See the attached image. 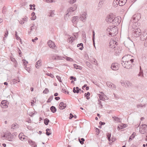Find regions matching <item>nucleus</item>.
I'll return each mask as SVG.
<instances>
[{"label":"nucleus","mask_w":147,"mask_h":147,"mask_svg":"<svg viewBox=\"0 0 147 147\" xmlns=\"http://www.w3.org/2000/svg\"><path fill=\"white\" fill-rule=\"evenodd\" d=\"M47 44L49 47L51 48L54 49V48L56 47V46L55 43L51 40H49L47 42Z\"/></svg>","instance_id":"obj_11"},{"label":"nucleus","mask_w":147,"mask_h":147,"mask_svg":"<svg viewBox=\"0 0 147 147\" xmlns=\"http://www.w3.org/2000/svg\"><path fill=\"white\" fill-rule=\"evenodd\" d=\"M50 110L53 113H55L57 110L56 109L55 107L53 106L50 107Z\"/></svg>","instance_id":"obj_25"},{"label":"nucleus","mask_w":147,"mask_h":147,"mask_svg":"<svg viewBox=\"0 0 147 147\" xmlns=\"http://www.w3.org/2000/svg\"><path fill=\"white\" fill-rule=\"evenodd\" d=\"M66 107V105L63 102H61L59 104V108L60 109L63 110Z\"/></svg>","instance_id":"obj_16"},{"label":"nucleus","mask_w":147,"mask_h":147,"mask_svg":"<svg viewBox=\"0 0 147 147\" xmlns=\"http://www.w3.org/2000/svg\"><path fill=\"white\" fill-rule=\"evenodd\" d=\"M53 95L49 97V98L48 99V100L47 101V103L50 102L51 101V100H53Z\"/></svg>","instance_id":"obj_37"},{"label":"nucleus","mask_w":147,"mask_h":147,"mask_svg":"<svg viewBox=\"0 0 147 147\" xmlns=\"http://www.w3.org/2000/svg\"><path fill=\"white\" fill-rule=\"evenodd\" d=\"M49 92V89L47 88L45 89V90L43 91V92L45 94H47Z\"/></svg>","instance_id":"obj_44"},{"label":"nucleus","mask_w":147,"mask_h":147,"mask_svg":"<svg viewBox=\"0 0 147 147\" xmlns=\"http://www.w3.org/2000/svg\"><path fill=\"white\" fill-rule=\"evenodd\" d=\"M142 60L143 63H144L146 61V58L145 56H143L142 57Z\"/></svg>","instance_id":"obj_45"},{"label":"nucleus","mask_w":147,"mask_h":147,"mask_svg":"<svg viewBox=\"0 0 147 147\" xmlns=\"http://www.w3.org/2000/svg\"><path fill=\"white\" fill-rule=\"evenodd\" d=\"M135 134H136L135 132H134L131 135L129 138V142L130 140H132L134 138Z\"/></svg>","instance_id":"obj_28"},{"label":"nucleus","mask_w":147,"mask_h":147,"mask_svg":"<svg viewBox=\"0 0 147 147\" xmlns=\"http://www.w3.org/2000/svg\"><path fill=\"white\" fill-rule=\"evenodd\" d=\"M114 17H113L111 15L108 16L106 18V21L108 23H112Z\"/></svg>","instance_id":"obj_13"},{"label":"nucleus","mask_w":147,"mask_h":147,"mask_svg":"<svg viewBox=\"0 0 147 147\" xmlns=\"http://www.w3.org/2000/svg\"><path fill=\"white\" fill-rule=\"evenodd\" d=\"M87 15L86 12H84L82 15V16L80 17H82L81 20L83 19V20H85L86 19V16Z\"/></svg>","instance_id":"obj_24"},{"label":"nucleus","mask_w":147,"mask_h":147,"mask_svg":"<svg viewBox=\"0 0 147 147\" xmlns=\"http://www.w3.org/2000/svg\"><path fill=\"white\" fill-rule=\"evenodd\" d=\"M63 58L65 59L67 61H72L73 60V59H72L71 58L67 57V56H65V57H64Z\"/></svg>","instance_id":"obj_33"},{"label":"nucleus","mask_w":147,"mask_h":147,"mask_svg":"<svg viewBox=\"0 0 147 147\" xmlns=\"http://www.w3.org/2000/svg\"><path fill=\"white\" fill-rule=\"evenodd\" d=\"M141 18V15L140 13H137L134 15L130 20L131 22H136L138 21Z\"/></svg>","instance_id":"obj_3"},{"label":"nucleus","mask_w":147,"mask_h":147,"mask_svg":"<svg viewBox=\"0 0 147 147\" xmlns=\"http://www.w3.org/2000/svg\"><path fill=\"white\" fill-rule=\"evenodd\" d=\"M107 30L109 32V34L112 36H114L117 34V27L116 26H114L112 28L110 26V28L107 29Z\"/></svg>","instance_id":"obj_1"},{"label":"nucleus","mask_w":147,"mask_h":147,"mask_svg":"<svg viewBox=\"0 0 147 147\" xmlns=\"http://www.w3.org/2000/svg\"><path fill=\"white\" fill-rule=\"evenodd\" d=\"M105 1V0H100V2H99L98 5V7L99 5H100L101 4H103V3Z\"/></svg>","instance_id":"obj_55"},{"label":"nucleus","mask_w":147,"mask_h":147,"mask_svg":"<svg viewBox=\"0 0 147 147\" xmlns=\"http://www.w3.org/2000/svg\"><path fill=\"white\" fill-rule=\"evenodd\" d=\"M140 70L139 73L138 74V76H141L142 77H143V71L141 70V67H140Z\"/></svg>","instance_id":"obj_35"},{"label":"nucleus","mask_w":147,"mask_h":147,"mask_svg":"<svg viewBox=\"0 0 147 147\" xmlns=\"http://www.w3.org/2000/svg\"><path fill=\"white\" fill-rule=\"evenodd\" d=\"M78 140L81 144H84V142L85 141V139L84 138H82L81 139L79 138Z\"/></svg>","instance_id":"obj_39"},{"label":"nucleus","mask_w":147,"mask_h":147,"mask_svg":"<svg viewBox=\"0 0 147 147\" xmlns=\"http://www.w3.org/2000/svg\"><path fill=\"white\" fill-rule=\"evenodd\" d=\"M76 0H70L69 3L70 4H72L76 2Z\"/></svg>","instance_id":"obj_50"},{"label":"nucleus","mask_w":147,"mask_h":147,"mask_svg":"<svg viewBox=\"0 0 147 147\" xmlns=\"http://www.w3.org/2000/svg\"><path fill=\"white\" fill-rule=\"evenodd\" d=\"M141 33L140 29L139 28H136L134 30L132 33V35L135 37H137L140 36Z\"/></svg>","instance_id":"obj_7"},{"label":"nucleus","mask_w":147,"mask_h":147,"mask_svg":"<svg viewBox=\"0 0 147 147\" xmlns=\"http://www.w3.org/2000/svg\"><path fill=\"white\" fill-rule=\"evenodd\" d=\"M18 125L16 123L13 124L11 125V128L15 129L16 128H18Z\"/></svg>","instance_id":"obj_34"},{"label":"nucleus","mask_w":147,"mask_h":147,"mask_svg":"<svg viewBox=\"0 0 147 147\" xmlns=\"http://www.w3.org/2000/svg\"><path fill=\"white\" fill-rule=\"evenodd\" d=\"M99 98L100 100H105V98L101 95L99 94Z\"/></svg>","instance_id":"obj_51"},{"label":"nucleus","mask_w":147,"mask_h":147,"mask_svg":"<svg viewBox=\"0 0 147 147\" xmlns=\"http://www.w3.org/2000/svg\"><path fill=\"white\" fill-rule=\"evenodd\" d=\"M119 65L118 63H112L111 68L113 70L116 71L119 69Z\"/></svg>","instance_id":"obj_9"},{"label":"nucleus","mask_w":147,"mask_h":147,"mask_svg":"<svg viewBox=\"0 0 147 147\" xmlns=\"http://www.w3.org/2000/svg\"><path fill=\"white\" fill-rule=\"evenodd\" d=\"M140 131L142 134H144L147 132V125L145 124L141 125L140 127Z\"/></svg>","instance_id":"obj_6"},{"label":"nucleus","mask_w":147,"mask_h":147,"mask_svg":"<svg viewBox=\"0 0 147 147\" xmlns=\"http://www.w3.org/2000/svg\"><path fill=\"white\" fill-rule=\"evenodd\" d=\"M107 86L111 88H112L115 89L116 88L115 85L109 82H107Z\"/></svg>","instance_id":"obj_14"},{"label":"nucleus","mask_w":147,"mask_h":147,"mask_svg":"<svg viewBox=\"0 0 147 147\" xmlns=\"http://www.w3.org/2000/svg\"><path fill=\"white\" fill-rule=\"evenodd\" d=\"M74 117V116L72 115V113H70L69 114V119H71L73 117Z\"/></svg>","instance_id":"obj_62"},{"label":"nucleus","mask_w":147,"mask_h":147,"mask_svg":"<svg viewBox=\"0 0 147 147\" xmlns=\"http://www.w3.org/2000/svg\"><path fill=\"white\" fill-rule=\"evenodd\" d=\"M107 139L110 142L111 141V134L110 133H107Z\"/></svg>","instance_id":"obj_29"},{"label":"nucleus","mask_w":147,"mask_h":147,"mask_svg":"<svg viewBox=\"0 0 147 147\" xmlns=\"http://www.w3.org/2000/svg\"><path fill=\"white\" fill-rule=\"evenodd\" d=\"M19 139L23 141L22 138L23 137H24V136L23 135V134L22 133H20L18 136Z\"/></svg>","instance_id":"obj_32"},{"label":"nucleus","mask_w":147,"mask_h":147,"mask_svg":"<svg viewBox=\"0 0 147 147\" xmlns=\"http://www.w3.org/2000/svg\"><path fill=\"white\" fill-rule=\"evenodd\" d=\"M41 61L40 60H38L36 64V67L37 68H38L40 65Z\"/></svg>","instance_id":"obj_23"},{"label":"nucleus","mask_w":147,"mask_h":147,"mask_svg":"<svg viewBox=\"0 0 147 147\" xmlns=\"http://www.w3.org/2000/svg\"><path fill=\"white\" fill-rule=\"evenodd\" d=\"M54 0H45V1L48 3H52L53 2H55V1H53Z\"/></svg>","instance_id":"obj_58"},{"label":"nucleus","mask_w":147,"mask_h":147,"mask_svg":"<svg viewBox=\"0 0 147 147\" xmlns=\"http://www.w3.org/2000/svg\"><path fill=\"white\" fill-rule=\"evenodd\" d=\"M121 21V18L120 16H117L113 18L112 24H114V26L118 25Z\"/></svg>","instance_id":"obj_4"},{"label":"nucleus","mask_w":147,"mask_h":147,"mask_svg":"<svg viewBox=\"0 0 147 147\" xmlns=\"http://www.w3.org/2000/svg\"><path fill=\"white\" fill-rule=\"evenodd\" d=\"M35 26V24H32V26H31L30 28V31L28 32V33L29 34H30V32L33 30V29L34 28V27Z\"/></svg>","instance_id":"obj_41"},{"label":"nucleus","mask_w":147,"mask_h":147,"mask_svg":"<svg viewBox=\"0 0 147 147\" xmlns=\"http://www.w3.org/2000/svg\"><path fill=\"white\" fill-rule=\"evenodd\" d=\"M132 57V56H131L130 55H125L123 56L122 58V60L121 61L122 62V63H125L127 61V60L125 59L127 58V57L130 58V57Z\"/></svg>","instance_id":"obj_17"},{"label":"nucleus","mask_w":147,"mask_h":147,"mask_svg":"<svg viewBox=\"0 0 147 147\" xmlns=\"http://www.w3.org/2000/svg\"><path fill=\"white\" fill-rule=\"evenodd\" d=\"M75 39L74 37H69L67 39V42L69 43H72V42L75 40Z\"/></svg>","instance_id":"obj_22"},{"label":"nucleus","mask_w":147,"mask_h":147,"mask_svg":"<svg viewBox=\"0 0 147 147\" xmlns=\"http://www.w3.org/2000/svg\"><path fill=\"white\" fill-rule=\"evenodd\" d=\"M73 65L74 68H76V69H78L79 65H77L76 64H74Z\"/></svg>","instance_id":"obj_63"},{"label":"nucleus","mask_w":147,"mask_h":147,"mask_svg":"<svg viewBox=\"0 0 147 147\" xmlns=\"http://www.w3.org/2000/svg\"><path fill=\"white\" fill-rule=\"evenodd\" d=\"M77 47H80L79 48V49L81 50H82L84 48L83 45V44L82 43H80L78 44L77 45Z\"/></svg>","instance_id":"obj_26"},{"label":"nucleus","mask_w":147,"mask_h":147,"mask_svg":"<svg viewBox=\"0 0 147 147\" xmlns=\"http://www.w3.org/2000/svg\"><path fill=\"white\" fill-rule=\"evenodd\" d=\"M94 39H95V34H94V31H92V40L93 42V43L94 46L95 47V41H94Z\"/></svg>","instance_id":"obj_30"},{"label":"nucleus","mask_w":147,"mask_h":147,"mask_svg":"<svg viewBox=\"0 0 147 147\" xmlns=\"http://www.w3.org/2000/svg\"><path fill=\"white\" fill-rule=\"evenodd\" d=\"M69 79L71 80H74V81H76V78L73 76H70L69 77Z\"/></svg>","instance_id":"obj_43"},{"label":"nucleus","mask_w":147,"mask_h":147,"mask_svg":"<svg viewBox=\"0 0 147 147\" xmlns=\"http://www.w3.org/2000/svg\"><path fill=\"white\" fill-rule=\"evenodd\" d=\"M64 58L63 57H62L61 56H59L57 55H56V60H62L63 59V58Z\"/></svg>","instance_id":"obj_42"},{"label":"nucleus","mask_w":147,"mask_h":147,"mask_svg":"<svg viewBox=\"0 0 147 147\" xmlns=\"http://www.w3.org/2000/svg\"><path fill=\"white\" fill-rule=\"evenodd\" d=\"M35 114V113H34L33 112H31V113H29V115L31 117H33L34 115Z\"/></svg>","instance_id":"obj_57"},{"label":"nucleus","mask_w":147,"mask_h":147,"mask_svg":"<svg viewBox=\"0 0 147 147\" xmlns=\"http://www.w3.org/2000/svg\"><path fill=\"white\" fill-rule=\"evenodd\" d=\"M73 35L74 36V37H75V38H76L78 36V33L76 32L74 33L73 34Z\"/></svg>","instance_id":"obj_54"},{"label":"nucleus","mask_w":147,"mask_h":147,"mask_svg":"<svg viewBox=\"0 0 147 147\" xmlns=\"http://www.w3.org/2000/svg\"><path fill=\"white\" fill-rule=\"evenodd\" d=\"M140 38L141 40L143 41L146 40L147 38V34L146 33H144L140 35Z\"/></svg>","instance_id":"obj_12"},{"label":"nucleus","mask_w":147,"mask_h":147,"mask_svg":"<svg viewBox=\"0 0 147 147\" xmlns=\"http://www.w3.org/2000/svg\"><path fill=\"white\" fill-rule=\"evenodd\" d=\"M126 1L127 0H119L118 3L119 6H122L125 4Z\"/></svg>","instance_id":"obj_20"},{"label":"nucleus","mask_w":147,"mask_h":147,"mask_svg":"<svg viewBox=\"0 0 147 147\" xmlns=\"http://www.w3.org/2000/svg\"><path fill=\"white\" fill-rule=\"evenodd\" d=\"M117 129L119 130L123 129L122 125H119L117 126Z\"/></svg>","instance_id":"obj_49"},{"label":"nucleus","mask_w":147,"mask_h":147,"mask_svg":"<svg viewBox=\"0 0 147 147\" xmlns=\"http://www.w3.org/2000/svg\"><path fill=\"white\" fill-rule=\"evenodd\" d=\"M100 129L97 128H96V132L97 133V135H98L99 133H100Z\"/></svg>","instance_id":"obj_64"},{"label":"nucleus","mask_w":147,"mask_h":147,"mask_svg":"<svg viewBox=\"0 0 147 147\" xmlns=\"http://www.w3.org/2000/svg\"><path fill=\"white\" fill-rule=\"evenodd\" d=\"M80 91H81V89L79 88L78 87H76V88L74 87L73 88V91L74 93H76L78 94Z\"/></svg>","instance_id":"obj_19"},{"label":"nucleus","mask_w":147,"mask_h":147,"mask_svg":"<svg viewBox=\"0 0 147 147\" xmlns=\"http://www.w3.org/2000/svg\"><path fill=\"white\" fill-rule=\"evenodd\" d=\"M56 55H52L51 56V57L53 60H56Z\"/></svg>","instance_id":"obj_53"},{"label":"nucleus","mask_w":147,"mask_h":147,"mask_svg":"<svg viewBox=\"0 0 147 147\" xmlns=\"http://www.w3.org/2000/svg\"><path fill=\"white\" fill-rule=\"evenodd\" d=\"M121 85L125 87H129L131 85V84L128 81H123L121 82Z\"/></svg>","instance_id":"obj_10"},{"label":"nucleus","mask_w":147,"mask_h":147,"mask_svg":"<svg viewBox=\"0 0 147 147\" xmlns=\"http://www.w3.org/2000/svg\"><path fill=\"white\" fill-rule=\"evenodd\" d=\"M23 63H24V65H25L26 64H28V62L27 61H26V60L25 59H23Z\"/></svg>","instance_id":"obj_59"},{"label":"nucleus","mask_w":147,"mask_h":147,"mask_svg":"<svg viewBox=\"0 0 147 147\" xmlns=\"http://www.w3.org/2000/svg\"><path fill=\"white\" fill-rule=\"evenodd\" d=\"M61 91L62 92L65 93H66L67 92V94L69 93V92L66 90L65 88H63L62 90Z\"/></svg>","instance_id":"obj_47"},{"label":"nucleus","mask_w":147,"mask_h":147,"mask_svg":"<svg viewBox=\"0 0 147 147\" xmlns=\"http://www.w3.org/2000/svg\"><path fill=\"white\" fill-rule=\"evenodd\" d=\"M5 37H6L7 36H8V31L7 30H6V31H5Z\"/></svg>","instance_id":"obj_60"},{"label":"nucleus","mask_w":147,"mask_h":147,"mask_svg":"<svg viewBox=\"0 0 147 147\" xmlns=\"http://www.w3.org/2000/svg\"><path fill=\"white\" fill-rule=\"evenodd\" d=\"M56 78L59 82H62V81L61 80V78L58 76H56Z\"/></svg>","instance_id":"obj_48"},{"label":"nucleus","mask_w":147,"mask_h":147,"mask_svg":"<svg viewBox=\"0 0 147 147\" xmlns=\"http://www.w3.org/2000/svg\"><path fill=\"white\" fill-rule=\"evenodd\" d=\"M117 42L116 41L112 40L110 41L109 46L110 48L114 49L115 48L116 46H117Z\"/></svg>","instance_id":"obj_8"},{"label":"nucleus","mask_w":147,"mask_h":147,"mask_svg":"<svg viewBox=\"0 0 147 147\" xmlns=\"http://www.w3.org/2000/svg\"><path fill=\"white\" fill-rule=\"evenodd\" d=\"M31 16L32 17L31 18V19L32 20H34L36 19V16L35 15V13L34 12H33L31 13Z\"/></svg>","instance_id":"obj_27"},{"label":"nucleus","mask_w":147,"mask_h":147,"mask_svg":"<svg viewBox=\"0 0 147 147\" xmlns=\"http://www.w3.org/2000/svg\"><path fill=\"white\" fill-rule=\"evenodd\" d=\"M82 17H79L78 16L73 17L72 19V22H75V21L78 22L79 20H81Z\"/></svg>","instance_id":"obj_18"},{"label":"nucleus","mask_w":147,"mask_h":147,"mask_svg":"<svg viewBox=\"0 0 147 147\" xmlns=\"http://www.w3.org/2000/svg\"><path fill=\"white\" fill-rule=\"evenodd\" d=\"M5 9H6V8L5 6H4L3 8V10H2V13L4 14L5 13L6 11L5 10Z\"/></svg>","instance_id":"obj_52"},{"label":"nucleus","mask_w":147,"mask_h":147,"mask_svg":"<svg viewBox=\"0 0 147 147\" xmlns=\"http://www.w3.org/2000/svg\"><path fill=\"white\" fill-rule=\"evenodd\" d=\"M77 7L76 5L74 4L73 7H70L67 10V13L65 15V17L69 16L71 14V12L74 11L77 9Z\"/></svg>","instance_id":"obj_5"},{"label":"nucleus","mask_w":147,"mask_h":147,"mask_svg":"<svg viewBox=\"0 0 147 147\" xmlns=\"http://www.w3.org/2000/svg\"><path fill=\"white\" fill-rule=\"evenodd\" d=\"M1 106L5 107V108L7 107V103L5 100H3L1 103Z\"/></svg>","instance_id":"obj_21"},{"label":"nucleus","mask_w":147,"mask_h":147,"mask_svg":"<svg viewBox=\"0 0 147 147\" xmlns=\"http://www.w3.org/2000/svg\"><path fill=\"white\" fill-rule=\"evenodd\" d=\"M46 75L47 76H49L51 77L52 78H53L54 77V76L53 74L51 73H47L46 74Z\"/></svg>","instance_id":"obj_46"},{"label":"nucleus","mask_w":147,"mask_h":147,"mask_svg":"<svg viewBox=\"0 0 147 147\" xmlns=\"http://www.w3.org/2000/svg\"><path fill=\"white\" fill-rule=\"evenodd\" d=\"M113 118L114 120L115 121H117L118 122H120V120L121 119L120 118L116 117H113Z\"/></svg>","instance_id":"obj_38"},{"label":"nucleus","mask_w":147,"mask_h":147,"mask_svg":"<svg viewBox=\"0 0 147 147\" xmlns=\"http://www.w3.org/2000/svg\"><path fill=\"white\" fill-rule=\"evenodd\" d=\"M131 57L130 60H127L126 62L125 63H121V64L123 67L128 69L131 68L132 66L131 64H133L134 59H133V57Z\"/></svg>","instance_id":"obj_2"},{"label":"nucleus","mask_w":147,"mask_h":147,"mask_svg":"<svg viewBox=\"0 0 147 147\" xmlns=\"http://www.w3.org/2000/svg\"><path fill=\"white\" fill-rule=\"evenodd\" d=\"M20 80L18 78H16L14 79L13 80V82L14 84H16L20 82Z\"/></svg>","instance_id":"obj_31"},{"label":"nucleus","mask_w":147,"mask_h":147,"mask_svg":"<svg viewBox=\"0 0 147 147\" xmlns=\"http://www.w3.org/2000/svg\"><path fill=\"white\" fill-rule=\"evenodd\" d=\"M54 11L51 10L49 14V15L48 16L49 17H53L54 16Z\"/></svg>","instance_id":"obj_36"},{"label":"nucleus","mask_w":147,"mask_h":147,"mask_svg":"<svg viewBox=\"0 0 147 147\" xmlns=\"http://www.w3.org/2000/svg\"><path fill=\"white\" fill-rule=\"evenodd\" d=\"M49 122V120L47 118H46L44 120V123L45 124L47 125Z\"/></svg>","instance_id":"obj_40"},{"label":"nucleus","mask_w":147,"mask_h":147,"mask_svg":"<svg viewBox=\"0 0 147 147\" xmlns=\"http://www.w3.org/2000/svg\"><path fill=\"white\" fill-rule=\"evenodd\" d=\"M31 145H32L33 147H37V145H36V144H35V142H34L33 141V142H32L31 143Z\"/></svg>","instance_id":"obj_56"},{"label":"nucleus","mask_w":147,"mask_h":147,"mask_svg":"<svg viewBox=\"0 0 147 147\" xmlns=\"http://www.w3.org/2000/svg\"><path fill=\"white\" fill-rule=\"evenodd\" d=\"M140 107H143V105L141 104H139L137 105V107L138 108H139Z\"/></svg>","instance_id":"obj_61"},{"label":"nucleus","mask_w":147,"mask_h":147,"mask_svg":"<svg viewBox=\"0 0 147 147\" xmlns=\"http://www.w3.org/2000/svg\"><path fill=\"white\" fill-rule=\"evenodd\" d=\"M6 139L10 141H12L13 139V135H11L10 133H6Z\"/></svg>","instance_id":"obj_15"}]
</instances>
